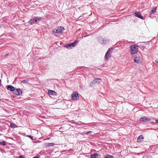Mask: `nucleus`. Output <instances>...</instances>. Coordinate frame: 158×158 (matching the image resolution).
<instances>
[{"label":"nucleus","mask_w":158,"mask_h":158,"mask_svg":"<svg viewBox=\"0 0 158 158\" xmlns=\"http://www.w3.org/2000/svg\"><path fill=\"white\" fill-rule=\"evenodd\" d=\"M130 54L131 55H133L137 53L138 50V46L136 45H131L130 46Z\"/></svg>","instance_id":"f257e3e1"},{"label":"nucleus","mask_w":158,"mask_h":158,"mask_svg":"<svg viewBox=\"0 0 158 158\" xmlns=\"http://www.w3.org/2000/svg\"><path fill=\"white\" fill-rule=\"evenodd\" d=\"M78 41L76 40L73 43L65 45L64 47L68 49H71L73 47H75L78 44Z\"/></svg>","instance_id":"f03ea898"},{"label":"nucleus","mask_w":158,"mask_h":158,"mask_svg":"<svg viewBox=\"0 0 158 158\" xmlns=\"http://www.w3.org/2000/svg\"><path fill=\"white\" fill-rule=\"evenodd\" d=\"M101 81V79L99 78H96L90 84V86L91 87H94V85L97 83H99Z\"/></svg>","instance_id":"7ed1b4c3"},{"label":"nucleus","mask_w":158,"mask_h":158,"mask_svg":"<svg viewBox=\"0 0 158 158\" xmlns=\"http://www.w3.org/2000/svg\"><path fill=\"white\" fill-rule=\"evenodd\" d=\"M64 28L63 27H59L57 29H54L53 31L55 33H61L64 30Z\"/></svg>","instance_id":"20e7f679"},{"label":"nucleus","mask_w":158,"mask_h":158,"mask_svg":"<svg viewBox=\"0 0 158 158\" xmlns=\"http://www.w3.org/2000/svg\"><path fill=\"white\" fill-rule=\"evenodd\" d=\"M134 60L135 63L138 64L141 63L142 62V57L139 56H136Z\"/></svg>","instance_id":"39448f33"},{"label":"nucleus","mask_w":158,"mask_h":158,"mask_svg":"<svg viewBox=\"0 0 158 158\" xmlns=\"http://www.w3.org/2000/svg\"><path fill=\"white\" fill-rule=\"evenodd\" d=\"M72 99L73 100H77L79 98V97L77 93L75 91L73 92V93L71 95Z\"/></svg>","instance_id":"423d86ee"},{"label":"nucleus","mask_w":158,"mask_h":158,"mask_svg":"<svg viewBox=\"0 0 158 158\" xmlns=\"http://www.w3.org/2000/svg\"><path fill=\"white\" fill-rule=\"evenodd\" d=\"M14 94L16 95H20L22 94V92L20 89H17L15 90Z\"/></svg>","instance_id":"0eeeda50"},{"label":"nucleus","mask_w":158,"mask_h":158,"mask_svg":"<svg viewBox=\"0 0 158 158\" xmlns=\"http://www.w3.org/2000/svg\"><path fill=\"white\" fill-rule=\"evenodd\" d=\"M110 48H110L108 49L105 54L106 59L107 60H108L110 56L111 55V54H110L111 51L110 49Z\"/></svg>","instance_id":"6e6552de"},{"label":"nucleus","mask_w":158,"mask_h":158,"mask_svg":"<svg viewBox=\"0 0 158 158\" xmlns=\"http://www.w3.org/2000/svg\"><path fill=\"white\" fill-rule=\"evenodd\" d=\"M149 120V118L146 117H141L139 119V121L142 122H148Z\"/></svg>","instance_id":"1a4fd4ad"},{"label":"nucleus","mask_w":158,"mask_h":158,"mask_svg":"<svg viewBox=\"0 0 158 158\" xmlns=\"http://www.w3.org/2000/svg\"><path fill=\"white\" fill-rule=\"evenodd\" d=\"M149 120L148 121L150 122V123L153 124L154 125H156V123H158V119L155 120V121H154L153 119H152L149 118Z\"/></svg>","instance_id":"9d476101"},{"label":"nucleus","mask_w":158,"mask_h":158,"mask_svg":"<svg viewBox=\"0 0 158 158\" xmlns=\"http://www.w3.org/2000/svg\"><path fill=\"white\" fill-rule=\"evenodd\" d=\"M135 16L138 18H140L142 19H144L143 17L141 15L140 13H139L138 12H136L135 13Z\"/></svg>","instance_id":"9b49d317"},{"label":"nucleus","mask_w":158,"mask_h":158,"mask_svg":"<svg viewBox=\"0 0 158 158\" xmlns=\"http://www.w3.org/2000/svg\"><path fill=\"white\" fill-rule=\"evenodd\" d=\"M48 93L49 95L56 96L57 93L55 91L52 90H49L48 91Z\"/></svg>","instance_id":"f8f14e48"},{"label":"nucleus","mask_w":158,"mask_h":158,"mask_svg":"<svg viewBox=\"0 0 158 158\" xmlns=\"http://www.w3.org/2000/svg\"><path fill=\"white\" fill-rule=\"evenodd\" d=\"M7 89L11 91H14L15 90V88L11 85L7 86Z\"/></svg>","instance_id":"ddd939ff"},{"label":"nucleus","mask_w":158,"mask_h":158,"mask_svg":"<svg viewBox=\"0 0 158 158\" xmlns=\"http://www.w3.org/2000/svg\"><path fill=\"white\" fill-rule=\"evenodd\" d=\"M37 22V20L35 18L30 19L28 22V23L31 25H32L33 24Z\"/></svg>","instance_id":"4468645a"},{"label":"nucleus","mask_w":158,"mask_h":158,"mask_svg":"<svg viewBox=\"0 0 158 158\" xmlns=\"http://www.w3.org/2000/svg\"><path fill=\"white\" fill-rule=\"evenodd\" d=\"M143 135H140L139 136L137 139V142L139 143L141 142L143 140Z\"/></svg>","instance_id":"2eb2a0df"},{"label":"nucleus","mask_w":158,"mask_h":158,"mask_svg":"<svg viewBox=\"0 0 158 158\" xmlns=\"http://www.w3.org/2000/svg\"><path fill=\"white\" fill-rule=\"evenodd\" d=\"M109 39L106 40V39H103L101 43V44L104 45L106 44L107 43H108L109 42Z\"/></svg>","instance_id":"dca6fc26"},{"label":"nucleus","mask_w":158,"mask_h":158,"mask_svg":"<svg viewBox=\"0 0 158 158\" xmlns=\"http://www.w3.org/2000/svg\"><path fill=\"white\" fill-rule=\"evenodd\" d=\"M99 155L97 153H94L91 155L90 158H97V156H98Z\"/></svg>","instance_id":"f3484780"},{"label":"nucleus","mask_w":158,"mask_h":158,"mask_svg":"<svg viewBox=\"0 0 158 158\" xmlns=\"http://www.w3.org/2000/svg\"><path fill=\"white\" fill-rule=\"evenodd\" d=\"M157 7H155L153 8L151 10L150 12V15H151L152 14H153L156 11V9Z\"/></svg>","instance_id":"a211bd4d"},{"label":"nucleus","mask_w":158,"mask_h":158,"mask_svg":"<svg viewBox=\"0 0 158 158\" xmlns=\"http://www.w3.org/2000/svg\"><path fill=\"white\" fill-rule=\"evenodd\" d=\"M98 41L101 44L103 38L102 37L98 36L97 37Z\"/></svg>","instance_id":"6ab92c4d"},{"label":"nucleus","mask_w":158,"mask_h":158,"mask_svg":"<svg viewBox=\"0 0 158 158\" xmlns=\"http://www.w3.org/2000/svg\"><path fill=\"white\" fill-rule=\"evenodd\" d=\"M54 144L53 143H47L46 145L47 147H49L53 146L54 145Z\"/></svg>","instance_id":"aec40b11"},{"label":"nucleus","mask_w":158,"mask_h":158,"mask_svg":"<svg viewBox=\"0 0 158 158\" xmlns=\"http://www.w3.org/2000/svg\"><path fill=\"white\" fill-rule=\"evenodd\" d=\"M104 158H114V157L110 155H107L105 156Z\"/></svg>","instance_id":"412c9836"},{"label":"nucleus","mask_w":158,"mask_h":158,"mask_svg":"<svg viewBox=\"0 0 158 158\" xmlns=\"http://www.w3.org/2000/svg\"><path fill=\"white\" fill-rule=\"evenodd\" d=\"M28 79H24L22 81V82L23 83H26L28 82Z\"/></svg>","instance_id":"4be33fe9"},{"label":"nucleus","mask_w":158,"mask_h":158,"mask_svg":"<svg viewBox=\"0 0 158 158\" xmlns=\"http://www.w3.org/2000/svg\"><path fill=\"white\" fill-rule=\"evenodd\" d=\"M10 126L12 127L15 128L16 127V124H15L14 123H11Z\"/></svg>","instance_id":"5701e85b"},{"label":"nucleus","mask_w":158,"mask_h":158,"mask_svg":"<svg viewBox=\"0 0 158 158\" xmlns=\"http://www.w3.org/2000/svg\"><path fill=\"white\" fill-rule=\"evenodd\" d=\"M36 20H37V21H40L42 20V17H39V18H38V17H36V18H35Z\"/></svg>","instance_id":"b1692460"},{"label":"nucleus","mask_w":158,"mask_h":158,"mask_svg":"<svg viewBox=\"0 0 158 158\" xmlns=\"http://www.w3.org/2000/svg\"><path fill=\"white\" fill-rule=\"evenodd\" d=\"M0 143L3 146L5 145H6V142L5 141H2L0 142Z\"/></svg>","instance_id":"393cba45"},{"label":"nucleus","mask_w":158,"mask_h":158,"mask_svg":"<svg viewBox=\"0 0 158 158\" xmlns=\"http://www.w3.org/2000/svg\"><path fill=\"white\" fill-rule=\"evenodd\" d=\"M92 133V131H90L87 132L86 133H85V134L86 135H88L89 134H91Z\"/></svg>","instance_id":"a878e982"},{"label":"nucleus","mask_w":158,"mask_h":158,"mask_svg":"<svg viewBox=\"0 0 158 158\" xmlns=\"http://www.w3.org/2000/svg\"><path fill=\"white\" fill-rule=\"evenodd\" d=\"M28 136L30 137L31 139L34 140L33 137L31 135Z\"/></svg>","instance_id":"bb28decb"},{"label":"nucleus","mask_w":158,"mask_h":158,"mask_svg":"<svg viewBox=\"0 0 158 158\" xmlns=\"http://www.w3.org/2000/svg\"><path fill=\"white\" fill-rule=\"evenodd\" d=\"M33 158H40V157L39 156H37L34 157Z\"/></svg>","instance_id":"cd10ccee"},{"label":"nucleus","mask_w":158,"mask_h":158,"mask_svg":"<svg viewBox=\"0 0 158 158\" xmlns=\"http://www.w3.org/2000/svg\"><path fill=\"white\" fill-rule=\"evenodd\" d=\"M155 62L156 63H158V60H155Z\"/></svg>","instance_id":"c85d7f7f"},{"label":"nucleus","mask_w":158,"mask_h":158,"mask_svg":"<svg viewBox=\"0 0 158 158\" xmlns=\"http://www.w3.org/2000/svg\"><path fill=\"white\" fill-rule=\"evenodd\" d=\"M150 129L152 130H153V129L152 128H150Z\"/></svg>","instance_id":"c756f323"},{"label":"nucleus","mask_w":158,"mask_h":158,"mask_svg":"<svg viewBox=\"0 0 158 158\" xmlns=\"http://www.w3.org/2000/svg\"><path fill=\"white\" fill-rule=\"evenodd\" d=\"M1 26L0 25V28H1Z\"/></svg>","instance_id":"7c9ffc66"},{"label":"nucleus","mask_w":158,"mask_h":158,"mask_svg":"<svg viewBox=\"0 0 158 158\" xmlns=\"http://www.w3.org/2000/svg\"><path fill=\"white\" fill-rule=\"evenodd\" d=\"M75 124H77V123H75Z\"/></svg>","instance_id":"2f4dec72"},{"label":"nucleus","mask_w":158,"mask_h":158,"mask_svg":"<svg viewBox=\"0 0 158 158\" xmlns=\"http://www.w3.org/2000/svg\"><path fill=\"white\" fill-rule=\"evenodd\" d=\"M2 135L0 133V135Z\"/></svg>","instance_id":"473e14b6"},{"label":"nucleus","mask_w":158,"mask_h":158,"mask_svg":"<svg viewBox=\"0 0 158 158\" xmlns=\"http://www.w3.org/2000/svg\"><path fill=\"white\" fill-rule=\"evenodd\" d=\"M0 81H1V80H0Z\"/></svg>","instance_id":"72a5a7b5"}]
</instances>
